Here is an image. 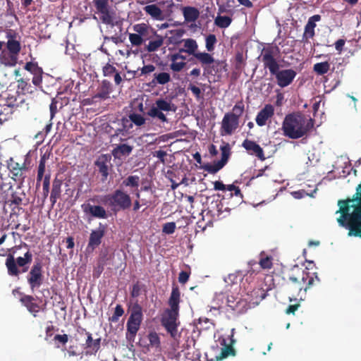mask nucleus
Listing matches in <instances>:
<instances>
[{
  "label": "nucleus",
  "instance_id": "17",
  "mask_svg": "<svg viewBox=\"0 0 361 361\" xmlns=\"http://www.w3.org/2000/svg\"><path fill=\"white\" fill-rule=\"evenodd\" d=\"M114 126H111L113 130L112 137L118 136L126 137L128 135L129 130L133 128V125L127 118H122L113 122Z\"/></svg>",
  "mask_w": 361,
  "mask_h": 361
},
{
  "label": "nucleus",
  "instance_id": "45",
  "mask_svg": "<svg viewBox=\"0 0 361 361\" xmlns=\"http://www.w3.org/2000/svg\"><path fill=\"white\" fill-rule=\"evenodd\" d=\"M330 63L328 61L317 63L313 66V71L319 75H323L329 72Z\"/></svg>",
  "mask_w": 361,
  "mask_h": 361
},
{
  "label": "nucleus",
  "instance_id": "55",
  "mask_svg": "<svg viewBox=\"0 0 361 361\" xmlns=\"http://www.w3.org/2000/svg\"><path fill=\"white\" fill-rule=\"evenodd\" d=\"M259 264L262 269H270L272 267V257L271 256L262 257L259 259Z\"/></svg>",
  "mask_w": 361,
  "mask_h": 361
},
{
  "label": "nucleus",
  "instance_id": "28",
  "mask_svg": "<svg viewBox=\"0 0 361 361\" xmlns=\"http://www.w3.org/2000/svg\"><path fill=\"white\" fill-rule=\"evenodd\" d=\"M133 149V147L128 144H120L116 145L112 150L111 154L115 159H121L123 157L129 156Z\"/></svg>",
  "mask_w": 361,
  "mask_h": 361
},
{
  "label": "nucleus",
  "instance_id": "64",
  "mask_svg": "<svg viewBox=\"0 0 361 361\" xmlns=\"http://www.w3.org/2000/svg\"><path fill=\"white\" fill-rule=\"evenodd\" d=\"M353 200L356 202L361 208V183L356 188V192L353 195Z\"/></svg>",
  "mask_w": 361,
  "mask_h": 361
},
{
  "label": "nucleus",
  "instance_id": "1",
  "mask_svg": "<svg viewBox=\"0 0 361 361\" xmlns=\"http://www.w3.org/2000/svg\"><path fill=\"white\" fill-rule=\"evenodd\" d=\"M340 216L337 219L339 226L348 229V235L361 238V208L353 197L338 201Z\"/></svg>",
  "mask_w": 361,
  "mask_h": 361
},
{
  "label": "nucleus",
  "instance_id": "2",
  "mask_svg": "<svg viewBox=\"0 0 361 361\" xmlns=\"http://www.w3.org/2000/svg\"><path fill=\"white\" fill-rule=\"evenodd\" d=\"M32 261V254L26 243H24L23 246L13 247L12 253L7 255L5 262L8 274L11 276L18 277L20 273L27 271L28 266Z\"/></svg>",
  "mask_w": 361,
  "mask_h": 361
},
{
  "label": "nucleus",
  "instance_id": "63",
  "mask_svg": "<svg viewBox=\"0 0 361 361\" xmlns=\"http://www.w3.org/2000/svg\"><path fill=\"white\" fill-rule=\"evenodd\" d=\"M188 89L192 92V94L197 99H200V98L202 97V91L200 87L192 84H190L188 85Z\"/></svg>",
  "mask_w": 361,
  "mask_h": 361
},
{
  "label": "nucleus",
  "instance_id": "11",
  "mask_svg": "<svg viewBox=\"0 0 361 361\" xmlns=\"http://www.w3.org/2000/svg\"><path fill=\"white\" fill-rule=\"evenodd\" d=\"M29 164L30 161L27 158L25 159L22 164L15 161L13 158H10L7 161V167L11 174V178L21 184L24 181L26 173L29 170Z\"/></svg>",
  "mask_w": 361,
  "mask_h": 361
},
{
  "label": "nucleus",
  "instance_id": "15",
  "mask_svg": "<svg viewBox=\"0 0 361 361\" xmlns=\"http://www.w3.org/2000/svg\"><path fill=\"white\" fill-rule=\"evenodd\" d=\"M261 60L264 68H268L271 75L275 73L280 68V65L274 57L273 47H264L262 49Z\"/></svg>",
  "mask_w": 361,
  "mask_h": 361
},
{
  "label": "nucleus",
  "instance_id": "5",
  "mask_svg": "<svg viewBox=\"0 0 361 361\" xmlns=\"http://www.w3.org/2000/svg\"><path fill=\"white\" fill-rule=\"evenodd\" d=\"M306 269H300L296 275H292L289 277L288 281L286 284V288L288 291L298 294L302 290L306 291L314 283V277Z\"/></svg>",
  "mask_w": 361,
  "mask_h": 361
},
{
  "label": "nucleus",
  "instance_id": "57",
  "mask_svg": "<svg viewBox=\"0 0 361 361\" xmlns=\"http://www.w3.org/2000/svg\"><path fill=\"white\" fill-rule=\"evenodd\" d=\"M129 40L133 46L139 47L143 43V38L136 33L129 34Z\"/></svg>",
  "mask_w": 361,
  "mask_h": 361
},
{
  "label": "nucleus",
  "instance_id": "19",
  "mask_svg": "<svg viewBox=\"0 0 361 361\" xmlns=\"http://www.w3.org/2000/svg\"><path fill=\"white\" fill-rule=\"evenodd\" d=\"M239 126V120L233 115L225 114L221 121V131L223 135H231Z\"/></svg>",
  "mask_w": 361,
  "mask_h": 361
},
{
  "label": "nucleus",
  "instance_id": "49",
  "mask_svg": "<svg viewBox=\"0 0 361 361\" xmlns=\"http://www.w3.org/2000/svg\"><path fill=\"white\" fill-rule=\"evenodd\" d=\"M245 106L242 101L238 102L232 109V112H228L229 115H233L239 120L244 112Z\"/></svg>",
  "mask_w": 361,
  "mask_h": 361
},
{
  "label": "nucleus",
  "instance_id": "58",
  "mask_svg": "<svg viewBox=\"0 0 361 361\" xmlns=\"http://www.w3.org/2000/svg\"><path fill=\"white\" fill-rule=\"evenodd\" d=\"M25 69L30 71L32 74L42 73V69L37 66V63L33 62H27L25 66Z\"/></svg>",
  "mask_w": 361,
  "mask_h": 361
},
{
  "label": "nucleus",
  "instance_id": "38",
  "mask_svg": "<svg viewBox=\"0 0 361 361\" xmlns=\"http://www.w3.org/2000/svg\"><path fill=\"white\" fill-rule=\"evenodd\" d=\"M164 44V38L162 36L157 35L156 32V35L154 36L152 39H151L146 47V49L148 52H153L157 50L159 47H161Z\"/></svg>",
  "mask_w": 361,
  "mask_h": 361
},
{
  "label": "nucleus",
  "instance_id": "62",
  "mask_svg": "<svg viewBox=\"0 0 361 361\" xmlns=\"http://www.w3.org/2000/svg\"><path fill=\"white\" fill-rule=\"evenodd\" d=\"M102 71H103V75L104 76H111L116 72V69L113 65H111L110 63H106L103 67Z\"/></svg>",
  "mask_w": 361,
  "mask_h": 361
},
{
  "label": "nucleus",
  "instance_id": "10",
  "mask_svg": "<svg viewBox=\"0 0 361 361\" xmlns=\"http://www.w3.org/2000/svg\"><path fill=\"white\" fill-rule=\"evenodd\" d=\"M21 195L23 194L13 192L11 183L4 182L2 175L0 174V202L4 201L6 204L18 206L23 201Z\"/></svg>",
  "mask_w": 361,
  "mask_h": 361
},
{
  "label": "nucleus",
  "instance_id": "21",
  "mask_svg": "<svg viewBox=\"0 0 361 361\" xmlns=\"http://www.w3.org/2000/svg\"><path fill=\"white\" fill-rule=\"evenodd\" d=\"M111 156L109 154H102L94 161V165L97 167L99 173L102 175V180L106 181L109 176V164Z\"/></svg>",
  "mask_w": 361,
  "mask_h": 361
},
{
  "label": "nucleus",
  "instance_id": "41",
  "mask_svg": "<svg viewBox=\"0 0 361 361\" xmlns=\"http://www.w3.org/2000/svg\"><path fill=\"white\" fill-rule=\"evenodd\" d=\"M155 105L158 106V109L162 111H176V106L171 101H167L164 99H159L155 102Z\"/></svg>",
  "mask_w": 361,
  "mask_h": 361
},
{
  "label": "nucleus",
  "instance_id": "25",
  "mask_svg": "<svg viewBox=\"0 0 361 361\" xmlns=\"http://www.w3.org/2000/svg\"><path fill=\"white\" fill-rule=\"evenodd\" d=\"M274 113V109L271 104H266L264 107L260 110L255 118L256 123L259 126H263Z\"/></svg>",
  "mask_w": 361,
  "mask_h": 361
},
{
  "label": "nucleus",
  "instance_id": "31",
  "mask_svg": "<svg viewBox=\"0 0 361 361\" xmlns=\"http://www.w3.org/2000/svg\"><path fill=\"white\" fill-rule=\"evenodd\" d=\"M62 185V180L59 179L57 178L54 179L52 182V188L50 195V201L51 202L52 206H54L57 200L61 197Z\"/></svg>",
  "mask_w": 361,
  "mask_h": 361
},
{
  "label": "nucleus",
  "instance_id": "14",
  "mask_svg": "<svg viewBox=\"0 0 361 361\" xmlns=\"http://www.w3.org/2000/svg\"><path fill=\"white\" fill-rule=\"evenodd\" d=\"M221 159L213 164H207L203 166L204 171L209 173L214 174L221 169L227 163L231 154V147L229 143L223 142L220 147Z\"/></svg>",
  "mask_w": 361,
  "mask_h": 361
},
{
  "label": "nucleus",
  "instance_id": "53",
  "mask_svg": "<svg viewBox=\"0 0 361 361\" xmlns=\"http://www.w3.org/2000/svg\"><path fill=\"white\" fill-rule=\"evenodd\" d=\"M217 39L216 35L214 34H209L206 37V49L208 51H212L214 49V45L216 43Z\"/></svg>",
  "mask_w": 361,
  "mask_h": 361
},
{
  "label": "nucleus",
  "instance_id": "4",
  "mask_svg": "<svg viewBox=\"0 0 361 361\" xmlns=\"http://www.w3.org/2000/svg\"><path fill=\"white\" fill-rule=\"evenodd\" d=\"M99 201L106 204L111 211L117 213L120 211H125L130 208L132 200L129 194L121 189H116L113 192L103 196H98ZM93 202L95 200L92 199Z\"/></svg>",
  "mask_w": 361,
  "mask_h": 361
},
{
  "label": "nucleus",
  "instance_id": "32",
  "mask_svg": "<svg viewBox=\"0 0 361 361\" xmlns=\"http://www.w3.org/2000/svg\"><path fill=\"white\" fill-rule=\"evenodd\" d=\"M111 90L110 82L106 80H103L100 89L98 90V92L92 97V99L94 101H97V99L102 100L106 99L109 97Z\"/></svg>",
  "mask_w": 361,
  "mask_h": 361
},
{
  "label": "nucleus",
  "instance_id": "51",
  "mask_svg": "<svg viewBox=\"0 0 361 361\" xmlns=\"http://www.w3.org/2000/svg\"><path fill=\"white\" fill-rule=\"evenodd\" d=\"M148 340L151 346L159 348L161 346L160 338L155 331L150 332L148 334Z\"/></svg>",
  "mask_w": 361,
  "mask_h": 361
},
{
  "label": "nucleus",
  "instance_id": "37",
  "mask_svg": "<svg viewBox=\"0 0 361 361\" xmlns=\"http://www.w3.org/2000/svg\"><path fill=\"white\" fill-rule=\"evenodd\" d=\"M146 114L153 118H157L163 123L169 122L166 115L161 109H158V106L155 104L147 111Z\"/></svg>",
  "mask_w": 361,
  "mask_h": 361
},
{
  "label": "nucleus",
  "instance_id": "16",
  "mask_svg": "<svg viewBox=\"0 0 361 361\" xmlns=\"http://www.w3.org/2000/svg\"><path fill=\"white\" fill-rule=\"evenodd\" d=\"M297 73L293 69H283L280 68L272 75H274L276 80L277 85L281 87H286L290 85L294 80Z\"/></svg>",
  "mask_w": 361,
  "mask_h": 361
},
{
  "label": "nucleus",
  "instance_id": "36",
  "mask_svg": "<svg viewBox=\"0 0 361 361\" xmlns=\"http://www.w3.org/2000/svg\"><path fill=\"white\" fill-rule=\"evenodd\" d=\"M146 114L153 118H157L163 123L169 122L166 115L161 109H158V106L155 104L147 111Z\"/></svg>",
  "mask_w": 361,
  "mask_h": 361
},
{
  "label": "nucleus",
  "instance_id": "3",
  "mask_svg": "<svg viewBox=\"0 0 361 361\" xmlns=\"http://www.w3.org/2000/svg\"><path fill=\"white\" fill-rule=\"evenodd\" d=\"M313 126L312 118L307 119L300 114H293L285 117L282 130L285 136L290 139H298L306 135Z\"/></svg>",
  "mask_w": 361,
  "mask_h": 361
},
{
  "label": "nucleus",
  "instance_id": "40",
  "mask_svg": "<svg viewBox=\"0 0 361 361\" xmlns=\"http://www.w3.org/2000/svg\"><path fill=\"white\" fill-rule=\"evenodd\" d=\"M170 80V74L166 72H162L159 73H154V79L152 80L151 83L153 86H156L157 85H165Z\"/></svg>",
  "mask_w": 361,
  "mask_h": 361
},
{
  "label": "nucleus",
  "instance_id": "46",
  "mask_svg": "<svg viewBox=\"0 0 361 361\" xmlns=\"http://www.w3.org/2000/svg\"><path fill=\"white\" fill-rule=\"evenodd\" d=\"M236 186L233 184L224 185L222 182L216 180L214 183V189L215 190H221L223 192H230V197H233V191L235 189Z\"/></svg>",
  "mask_w": 361,
  "mask_h": 361
},
{
  "label": "nucleus",
  "instance_id": "12",
  "mask_svg": "<svg viewBox=\"0 0 361 361\" xmlns=\"http://www.w3.org/2000/svg\"><path fill=\"white\" fill-rule=\"evenodd\" d=\"M25 102L24 96L18 91L6 90L0 94V106L17 109Z\"/></svg>",
  "mask_w": 361,
  "mask_h": 361
},
{
  "label": "nucleus",
  "instance_id": "8",
  "mask_svg": "<svg viewBox=\"0 0 361 361\" xmlns=\"http://www.w3.org/2000/svg\"><path fill=\"white\" fill-rule=\"evenodd\" d=\"M142 319V308L139 303L135 302L131 307L130 314L126 324L128 338L131 339L135 337Z\"/></svg>",
  "mask_w": 361,
  "mask_h": 361
},
{
  "label": "nucleus",
  "instance_id": "60",
  "mask_svg": "<svg viewBox=\"0 0 361 361\" xmlns=\"http://www.w3.org/2000/svg\"><path fill=\"white\" fill-rule=\"evenodd\" d=\"M48 156H47L46 154L41 156L37 168V173H40L41 174L44 175L46 162Z\"/></svg>",
  "mask_w": 361,
  "mask_h": 361
},
{
  "label": "nucleus",
  "instance_id": "43",
  "mask_svg": "<svg viewBox=\"0 0 361 361\" xmlns=\"http://www.w3.org/2000/svg\"><path fill=\"white\" fill-rule=\"evenodd\" d=\"M221 4H219V1H217V4L219 6V13H226L228 16H233L235 13V6L233 5L230 4L231 1H221Z\"/></svg>",
  "mask_w": 361,
  "mask_h": 361
},
{
  "label": "nucleus",
  "instance_id": "18",
  "mask_svg": "<svg viewBox=\"0 0 361 361\" xmlns=\"http://www.w3.org/2000/svg\"><path fill=\"white\" fill-rule=\"evenodd\" d=\"M235 329H232L231 331V334L228 335V338L229 340V343H227L225 338H224L221 341V345L224 347L221 348V353L219 356L216 357L218 360H221L224 359L230 355L234 356L235 355V350L233 348V345L235 343L236 341L233 338L235 334Z\"/></svg>",
  "mask_w": 361,
  "mask_h": 361
},
{
  "label": "nucleus",
  "instance_id": "56",
  "mask_svg": "<svg viewBox=\"0 0 361 361\" xmlns=\"http://www.w3.org/2000/svg\"><path fill=\"white\" fill-rule=\"evenodd\" d=\"M18 82V89L20 90L22 92V95L24 96V94L26 92H29V88L30 87V85H29L24 79L19 78L17 79Z\"/></svg>",
  "mask_w": 361,
  "mask_h": 361
},
{
  "label": "nucleus",
  "instance_id": "48",
  "mask_svg": "<svg viewBox=\"0 0 361 361\" xmlns=\"http://www.w3.org/2000/svg\"><path fill=\"white\" fill-rule=\"evenodd\" d=\"M2 109L0 111V123L8 121L10 118H11L12 114L16 110L13 108H10L8 106H1Z\"/></svg>",
  "mask_w": 361,
  "mask_h": 361
},
{
  "label": "nucleus",
  "instance_id": "29",
  "mask_svg": "<svg viewBox=\"0 0 361 361\" xmlns=\"http://www.w3.org/2000/svg\"><path fill=\"white\" fill-rule=\"evenodd\" d=\"M266 297V293L264 290L262 288H255L250 293L247 295V299L252 307L257 305L263 299Z\"/></svg>",
  "mask_w": 361,
  "mask_h": 361
},
{
  "label": "nucleus",
  "instance_id": "54",
  "mask_svg": "<svg viewBox=\"0 0 361 361\" xmlns=\"http://www.w3.org/2000/svg\"><path fill=\"white\" fill-rule=\"evenodd\" d=\"M124 314V310L121 305H117L115 307L114 312L111 317H109V321L111 322H117L121 317Z\"/></svg>",
  "mask_w": 361,
  "mask_h": 361
},
{
  "label": "nucleus",
  "instance_id": "22",
  "mask_svg": "<svg viewBox=\"0 0 361 361\" xmlns=\"http://www.w3.org/2000/svg\"><path fill=\"white\" fill-rule=\"evenodd\" d=\"M82 332L87 336L85 343L83 345L84 349L86 350L85 354L96 355L100 348L101 338L93 339L92 334L85 329H82Z\"/></svg>",
  "mask_w": 361,
  "mask_h": 361
},
{
  "label": "nucleus",
  "instance_id": "59",
  "mask_svg": "<svg viewBox=\"0 0 361 361\" xmlns=\"http://www.w3.org/2000/svg\"><path fill=\"white\" fill-rule=\"evenodd\" d=\"M150 26L145 23H139L133 25V30L137 35L143 34L146 30H149Z\"/></svg>",
  "mask_w": 361,
  "mask_h": 361
},
{
  "label": "nucleus",
  "instance_id": "24",
  "mask_svg": "<svg viewBox=\"0 0 361 361\" xmlns=\"http://www.w3.org/2000/svg\"><path fill=\"white\" fill-rule=\"evenodd\" d=\"M34 297L30 295H23L20 299V301L27 308L28 312L31 313L34 317H36L37 313L41 310V307L36 303Z\"/></svg>",
  "mask_w": 361,
  "mask_h": 361
},
{
  "label": "nucleus",
  "instance_id": "34",
  "mask_svg": "<svg viewBox=\"0 0 361 361\" xmlns=\"http://www.w3.org/2000/svg\"><path fill=\"white\" fill-rule=\"evenodd\" d=\"M252 305L247 298H241L238 300L235 306H233L232 311L234 314L239 315L245 313L249 309L252 308Z\"/></svg>",
  "mask_w": 361,
  "mask_h": 361
},
{
  "label": "nucleus",
  "instance_id": "26",
  "mask_svg": "<svg viewBox=\"0 0 361 361\" xmlns=\"http://www.w3.org/2000/svg\"><path fill=\"white\" fill-rule=\"evenodd\" d=\"M321 20V16L316 14L311 16L305 26V31L303 33V40L307 41L308 39L313 38L314 36V28L316 27V22Z\"/></svg>",
  "mask_w": 361,
  "mask_h": 361
},
{
  "label": "nucleus",
  "instance_id": "50",
  "mask_svg": "<svg viewBox=\"0 0 361 361\" xmlns=\"http://www.w3.org/2000/svg\"><path fill=\"white\" fill-rule=\"evenodd\" d=\"M139 181L140 178L137 176H130L123 181L122 185L126 187L137 188Z\"/></svg>",
  "mask_w": 361,
  "mask_h": 361
},
{
  "label": "nucleus",
  "instance_id": "47",
  "mask_svg": "<svg viewBox=\"0 0 361 361\" xmlns=\"http://www.w3.org/2000/svg\"><path fill=\"white\" fill-rule=\"evenodd\" d=\"M6 47L8 50L7 52H11L16 55H18L20 51V42L13 39H9L7 42Z\"/></svg>",
  "mask_w": 361,
  "mask_h": 361
},
{
  "label": "nucleus",
  "instance_id": "7",
  "mask_svg": "<svg viewBox=\"0 0 361 361\" xmlns=\"http://www.w3.org/2000/svg\"><path fill=\"white\" fill-rule=\"evenodd\" d=\"M179 312L166 310L161 318V324L170 336L175 341L180 338V333L178 331L179 322H178Z\"/></svg>",
  "mask_w": 361,
  "mask_h": 361
},
{
  "label": "nucleus",
  "instance_id": "20",
  "mask_svg": "<svg viewBox=\"0 0 361 361\" xmlns=\"http://www.w3.org/2000/svg\"><path fill=\"white\" fill-rule=\"evenodd\" d=\"M242 147L249 154L257 157L261 161L266 159L263 149L256 142L245 139L242 143Z\"/></svg>",
  "mask_w": 361,
  "mask_h": 361
},
{
  "label": "nucleus",
  "instance_id": "6",
  "mask_svg": "<svg viewBox=\"0 0 361 361\" xmlns=\"http://www.w3.org/2000/svg\"><path fill=\"white\" fill-rule=\"evenodd\" d=\"M96 8L95 14L99 20L106 25L114 26L117 23L116 8L109 1H93Z\"/></svg>",
  "mask_w": 361,
  "mask_h": 361
},
{
  "label": "nucleus",
  "instance_id": "30",
  "mask_svg": "<svg viewBox=\"0 0 361 361\" xmlns=\"http://www.w3.org/2000/svg\"><path fill=\"white\" fill-rule=\"evenodd\" d=\"M180 301V292L177 286H173L170 298L169 299V305L170 310L179 312V303Z\"/></svg>",
  "mask_w": 361,
  "mask_h": 361
},
{
  "label": "nucleus",
  "instance_id": "61",
  "mask_svg": "<svg viewBox=\"0 0 361 361\" xmlns=\"http://www.w3.org/2000/svg\"><path fill=\"white\" fill-rule=\"evenodd\" d=\"M176 226L175 222H168L164 224L162 231L166 234H173Z\"/></svg>",
  "mask_w": 361,
  "mask_h": 361
},
{
  "label": "nucleus",
  "instance_id": "13",
  "mask_svg": "<svg viewBox=\"0 0 361 361\" xmlns=\"http://www.w3.org/2000/svg\"><path fill=\"white\" fill-rule=\"evenodd\" d=\"M27 281L32 291L42 285L44 275L42 264L40 261L35 262L32 266L27 275Z\"/></svg>",
  "mask_w": 361,
  "mask_h": 361
},
{
  "label": "nucleus",
  "instance_id": "35",
  "mask_svg": "<svg viewBox=\"0 0 361 361\" xmlns=\"http://www.w3.org/2000/svg\"><path fill=\"white\" fill-rule=\"evenodd\" d=\"M183 14L185 20L188 23L195 22L200 16V11L197 8L191 6L183 8Z\"/></svg>",
  "mask_w": 361,
  "mask_h": 361
},
{
  "label": "nucleus",
  "instance_id": "9",
  "mask_svg": "<svg viewBox=\"0 0 361 361\" xmlns=\"http://www.w3.org/2000/svg\"><path fill=\"white\" fill-rule=\"evenodd\" d=\"M184 43V50L189 55H192L203 67H205L214 62V57L209 53L197 51L198 45L197 42L192 39L188 38L183 40Z\"/></svg>",
  "mask_w": 361,
  "mask_h": 361
},
{
  "label": "nucleus",
  "instance_id": "42",
  "mask_svg": "<svg viewBox=\"0 0 361 361\" xmlns=\"http://www.w3.org/2000/svg\"><path fill=\"white\" fill-rule=\"evenodd\" d=\"M231 22V16H221L219 13L214 20L215 25L220 28L228 27Z\"/></svg>",
  "mask_w": 361,
  "mask_h": 361
},
{
  "label": "nucleus",
  "instance_id": "27",
  "mask_svg": "<svg viewBox=\"0 0 361 361\" xmlns=\"http://www.w3.org/2000/svg\"><path fill=\"white\" fill-rule=\"evenodd\" d=\"M83 211L85 213H90L93 217L98 219H106L107 214L106 209L100 205H82Z\"/></svg>",
  "mask_w": 361,
  "mask_h": 361
},
{
  "label": "nucleus",
  "instance_id": "52",
  "mask_svg": "<svg viewBox=\"0 0 361 361\" xmlns=\"http://www.w3.org/2000/svg\"><path fill=\"white\" fill-rule=\"evenodd\" d=\"M170 69L173 72H180L181 71L185 66L186 62L181 61L180 60L170 61Z\"/></svg>",
  "mask_w": 361,
  "mask_h": 361
},
{
  "label": "nucleus",
  "instance_id": "44",
  "mask_svg": "<svg viewBox=\"0 0 361 361\" xmlns=\"http://www.w3.org/2000/svg\"><path fill=\"white\" fill-rule=\"evenodd\" d=\"M128 119L130 121V123H131L132 125L134 124L137 127L143 126L147 121V118H145L144 116L135 112L130 113L128 115Z\"/></svg>",
  "mask_w": 361,
  "mask_h": 361
},
{
  "label": "nucleus",
  "instance_id": "39",
  "mask_svg": "<svg viewBox=\"0 0 361 361\" xmlns=\"http://www.w3.org/2000/svg\"><path fill=\"white\" fill-rule=\"evenodd\" d=\"M144 11L156 20L164 18L161 10L155 4L147 5L143 8Z\"/></svg>",
  "mask_w": 361,
  "mask_h": 361
},
{
  "label": "nucleus",
  "instance_id": "33",
  "mask_svg": "<svg viewBox=\"0 0 361 361\" xmlns=\"http://www.w3.org/2000/svg\"><path fill=\"white\" fill-rule=\"evenodd\" d=\"M0 61L6 66H15L18 61V55L4 50L0 55Z\"/></svg>",
  "mask_w": 361,
  "mask_h": 361
},
{
  "label": "nucleus",
  "instance_id": "23",
  "mask_svg": "<svg viewBox=\"0 0 361 361\" xmlns=\"http://www.w3.org/2000/svg\"><path fill=\"white\" fill-rule=\"evenodd\" d=\"M105 228L102 224L97 230H92L90 235L87 247L94 250L98 247L102 243Z\"/></svg>",
  "mask_w": 361,
  "mask_h": 361
}]
</instances>
